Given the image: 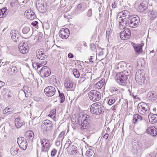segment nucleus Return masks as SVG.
Returning a JSON list of instances; mask_svg holds the SVG:
<instances>
[{"mask_svg":"<svg viewBox=\"0 0 157 157\" xmlns=\"http://www.w3.org/2000/svg\"><path fill=\"white\" fill-rule=\"evenodd\" d=\"M40 143L41 145V151L45 152H47L50 147V142L47 139L40 140Z\"/></svg>","mask_w":157,"mask_h":157,"instance_id":"obj_9","label":"nucleus"},{"mask_svg":"<svg viewBox=\"0 0 157 157\" xmlns=\"http://www.w3.org/2000/svg\"><path fill=\"white\" fill-rule=\"evenodd\" d=\"M147 8V5L144 3H142L138 6V10L139 12L142 13Z\"/></svg>","mask_w":157,"mask_h":157,"instance_id":"obj_32","label":"nucleus"},{"mask_svg":"<svg viewBox=\"0 0 157 157\" xmlns=\"http://www.w3.org/2000/svg\"><path fill=\"white\" fill-rule=\"evenodd\" d=\"M44 3L42 0H38L36 2V6L38 10L40 12H43L44 11Z\"/></svg>","mask_w":157,"mask_h":157,"instance_id":"obj_18","label":"nucleus"},{"mask_svg":"<svg viewBox=\"0 0 157 157\" xmlns=\"http://www.w3.org/2000/svg\"><path fill=\"white\" fill-rule=\"evenodd\" d=\"M18 71L17 67L15 66H11L7 70V71L10 75H16Z\"/></svg>","mask_w":157,"mask_h":157,"instance_id":"obj_25","label":"nucleus"},{"mask_svg":"<svg viewBox=\"0 0 157 157\" xmlns=\"http://www.w3.org/2000/svg\"><path fill=\"white\" fill-rule=\"evenodd\" d=\"M119 18L120 19H119L120 21L119 22V28L120 29H123L125 28L127 24L128 25V17H127V18H122L120 17Z\"/></svg>","mask_w":157,"mask_h":157,"instance_id":"obj_16","label":"nucleus"},{"mask_svg":"<svg viewBox=\"0 0 157 157\" xmlns=\"http://www.w3.org/2000/svg\"><path fill=\"white\" fill-rule=\"evenodd\" d=\"M67 149L68 153L71 155H75L77 153V147L74 145L68 146Z\"/></svg>","mask_w":157,"mask_h":157,"instance_id":"obj_24","label":"nucleus"},{"mask_svg":"<svg viewBox=\"0 0 157 157\" xmlns=\"http://www.w3.org/2000/svg\"><path fill=\"white\" fill-rule=\"evenodd\" d=\"M148 16L151 20H153L157 17V12L155 11H152L149 12Z\"/></svg>","mask_w":157,"mask_h":157,"instance_id":"obj_33","label":"nucleus"},{"mask_svg":"<svg viewBox=\"0 0 157 157\" xmlns=\"http://www.w3.org/2000/svg\"><path fill=\"white\" fill-rule=\"evenodd\" d=\"M10 35L12 39L15 42L19 41V34L17 31L15 30H11Z\"/></svg>","mask_w":157,"mask_h":157,"instance_id":"obj_19","label":"nucleus"},{"mask_svg":"<svg viewBox=\"0 0 157 157\" xmlns=\"http://www.w3.org/2000/svg\"><path fill=\"white\" fill-rule=\"evenodd\" d=\"M147 133L152 136H155L157 134V129L154 127H149L146 130Z\"/></svg>","mask_w":157,"mask_h":157,"instance_id":"obj_20","label":"nucleus"},{"mask_svg":"<svg viewBox=\"0 0 157 157\" xmlns=\"http://www.w3.org/2000/svg\"><path fill=\"white\" fill-rule=\"evenodd\" d=\"M154 114L152 113L148 115L149 122L151 124H154L157 122V113H154Z\"/></svg>","mask_w":157,"mask_h":157,"instance_id":"obj_23","label":"nucleus"},{"mask_svg":"<svg viewBox=\"0 0 157 157\" xmlns=\"http://www.w3.org/2000/svg\"><path fill=\"white\" fill-rule=\"evenodd\" d=\"M94 153V151L93 150L90 149L86 151V155L87 157H90L93 155Z\"/></svg>","mask_w":157,"mask_h":157,"instance_id":"obj_39","label":"nucleus"},{"mask_svg":"<svg viewBox=\"0 0 157 157\" xmlns=\"http://www.w3.org/2000/svg\"><path fill=\"white\" fill-rule=\"evenodd\" d=\"M5 84V83L1 81H0V87L1 88Z\"/></svg>","mask_w":157,"mask_h":157,"instance_id":"obj_63","label":"nucleus"},{"mask_svg":"<svg viewBox=\"0 0 157 157\" xmlns=\"http://www.w3.org/2000/svg\"><path fill=\"white\" fill-rule=\"evenodd\" d=\"M65 133L64 132L62 131L60 133L58 137V140H59L61 141H63L64 138Z\"/></svg>","mask_w":157,"mask_h":157,"instance_id":"obj_41","label":"nucleus"},{"mask_svg":"<svg viewBox=\"0 0 157 157\" xmlns=\"http://www.w3.org/2000/svg\"><path fill=\"white\" fill-rule=\"evenodd\" d=\"M125 64V63L124 62H120L118 64L117 68L119 69L120 68L122 69L124 67Z\"/></svg>","mask_w":157,"mask_h":157,"instance_id":"obj_46","label":"nucleus"},{"mask_svg":"<svg viewBox=\"0 0 157 157\" xmlns=\"http://www.w3.org/2000/svg\"><path fill=\"white\" fill-rule=\"evenodd\" d=\"M52 126V122L50 120L44 121L41 125V128L44 133L45 134H48L51 129Z\"/></svg>","mask_w":157,"mask_h":157,"instance_id":"obj_4","label":"nucleus"},{"mask_svg":"<svg viewBox=\"0 0 157 157\" xmlns=\"http://www.w3.org/2000/svg\"><path fill=\"white\" fill-rule=\"evenodd\" d=\"M25 15L27 19L31 20L33 19L35 17L34 13L31 11L30 10H26L25 13Z\"/></svg>","mask_w":157,"mask_h":157,"instance_id":"obj_22","label":"nucleus"},{"mask_svg":"<svg viewBox=\"0 0 157 157\" xmlns=\"http://www.w3.org/2000/svg\"><path fill=\"white\" fill-rule=\"evenodd\" d=\"M111 29L110 28L107 29L106 32V37L107 39L109 38V36L111 35Z\"/></svg>","mask_w":157,"mask_h":157,"instance_id":"obj_47","label":"nucleus"},{"mask_svg":"<svg viewBox=\"0 0 157 157\" xmlns=\"http://www.w3.org/2000/svg\"><path fill=\"white\" fill-rule=\"evenodd\" d=\"M31 24L36 28H37L38 27V22L36 21H35L32 22Z\"/></svg>","mask_w":157,"mask_h":157,"instance_id":"obj_55","label":"nucleus"},{"mask_svg":"<svg viewBox=\"0 0 157 157\" xmlns=\"http://www.w3.org/2000/svg\"><path fill=\"white\" fill-rule=\"evenodd\" d=\"M89 59L90 62H93V60L94 59L93 57L92 56H90V58Z\"/></svg>","mask_w":157,"mask_h":157,"instance_id":"obj_64","label":"nucleus"},{"mask_svg":"<svg viewBox=\"0 0 157 157\" xmlns=\"http://www.w3.org/2000/svg\"><path fill=\"white\" fill-rule=\"evenodd\" d=\"M73 73L74 76L76 78H78L79 77L80 74L79 71L77 69H74L73 70Z\"/></svg>","mask_w":157,"mask_h":157,"instance_id":"obj_40","label":"nucleus"},{"mask_svg":"<svg viewBox=\"0 0 157 157\" xmlns=\"http://www.w3.org/2000/svg\"><path fill=\"white\" fill-rule=\"evenodd\" d=\"M25 137L26 139L32 141L34 137L33 132L31 131H26L25 133Z\"/></svg>","mask_w":157,"mask_h":157,"instance_id":"obj_26","label":"nucleus"},{"mask_svg":"<svg viewBox=\"0 0 157 157\" xmlns=\"http://www.w3.org/2000/svg\"><path fill=\"white\" fill-rule=\"evenodd\" d=\"M109 136V135L108 134L106 133H105L103 136V138L106 140L107 139L108 137Z\"/></svg>","mask_w":157,"mask_h":157,"instance_id":"obj_58","label":"nucleus"},{"mask_svg":"<svg viewBox=\"0 0 157 157\" xmlns=\"http://www.w3.org/2000/svg\"><path fill=\"white\" fill-rule=\"evenodd\" d=\"M83 116V114L82 113H80L78 115L77 117H75L76 119L75 121H74V118H73L72 120V122L73 123L75 124H80L82 121V119Z\"/></svg>","mask_w":157,"mask_h":157,"instance_id":"obj_29","label":"nucleus"},{"mask_svg":"<svg viewBox=\"0 0 157 157\" xmlns=\"http://www.w3.org/2000/svg\"><path fill=\"white\" fill-rule=\"evenodd\" d=\"M36 55L37 59L41 60L44 59L46 57L44 53V50L43 49L38 50L36 52Z\"/></svg>","mask_w":157,"mask_h":157,"instance_id":"obj_17","label":"nucleus"},{"mask_svg":"<svg viewBox=\"0 0 157 157\" xmlns=\"http://www.w3.org/2000/svg\"><path fill=\"white\" fill-rule=\"evenodd\" d=\"M115 102V100L113 98L109 99L108 101V104L109 105H111L114 103Z\"/></svg>","mask_w":157,"mask_h":157,"instance_id":"obj_53","label":"nucleus"},{"mask_svg":"<svg viewBox=\"0 0 157 157\" xmlns=\"http://www.w3.org/2000/svg\"><path fill=\"white\" fill-rule=\"evenodd\" d=\"M115 79L118 84L124 86L126 84L127 78L125 75L122 74L121 72L118 73L116 75Z\"/></svg>","mask_w":157,"mask_h":157,"instance_id":"obj_6","label":"nucleus"},{"mask_svg":"<svg viewBox=\"0 0 157 157\" xmlns=\"http://www.w3.org/2000/svg\"><path fill=\"white\" fill-rule=\"evenodd\" d=\"M6 89H4L1 92V94L3 95H5L6 94Z\"/></svg>","mask_w":157,"mask_h":157,"instance_id":"obj_59","label":"nucleus"},{"mask_svg":"<svg viewBox=\"0 0 157 157\" xmlns=\"http://www.w3.org/2000/svg\"><path fill=\"white\" fill-rule=\"evenodd\" d=\"M44 91L47 96L51 97L55 94L56 90L55 87L52 86H48L44 89Z\"/></svg>","mask_w":157,"mask_h":157,"instance_id":"obj_14","label":"nucleus"},{"mask_svg":"<svg viewBox=\"0 0 157 157\" xmlns=\"http://www.w3.org/2000/svg\"><path fill=\"white\" fill-rule=\"evenodd\" d=\"M33 66L36 70L38 69L39 67L38 65V63L34 62L33 64Z\"/></svg>","mask_w":157,"mask_h":157,"instance_id":"obj_52","label":"nucleus"},{"mask_svg":"<svg viewBox=\"0 0 157 157\" xmlns=\"http://www.w3.org/2000/svg\"><path fill=\"white\" fill-rule=\"evenodd\" d=\"M129 21L128 22L129 26L132 28H135L137 27L140 21L139 17L137 15L131 16L129 19Z\"/></svg>","mask_w":157,"mask_h":157,"instance_id":"obj_5","label":"nucleus"},{"mask_svg":"<svg viewBox=\"0 0 157 157\" xmlns=\"http://www.w3.org/2000/svg\"><path fill=\"white\" fill-rule=\"evenodd\" d=\"M131 35V31L128 29H125L124 31L121 32L120 34V37L123 40H126L128 39Z\"/></svg>","mask_w":157,"mask_h":157,"instance_id":"obj_15","label":"nucleus"},{"mask_svg":"<svg viewBox=\"0 0 157 157\" xmlns=\"http://www.w3.org/2000/svg\"><path fill=\"white\" fill-rule=\"evenodd\" d=\"M19 50L21 53L23 54L27 53L29 51L28 44L24 42L20 43L19 46Z\"/></svg>","mask_w":157,"mask_h":157,"instance_id":"obj_12","label":"nucleus"},{"mask_svg":"<svg viewBox=\"0 0 157 157\" xmlns=\"http://www.w3.org/2000/svg\"><path fill=\"white\" fill-rule=\"evenodd\" d=\"M90 120L89 115L86 114H83L82 119V121L81 123V128L82 130H84L87 129L89 127L88 122Z\"/></svg>","mask_w":157,"mask_h":157,"instance_id":"obj_8","label":"nucleus"},{"mask_svg":"<svg viewBox=\"0 0 157 157\" xmlns=\"http://www.w3.org/2000/svg\"><path fill=\"white\" fill-rule=\"evenodd\" d=\"M87 16L88 17H90L92 16V10L91 9H90L87 12Z\"/></svg>","mask_w":157,"mask_h":157,"instance_id":"obj_56","label":"nucleus"},{"mask_svg":"<svg viewBox=\"0 0 157 157\" xmlns=\"http://www.w3.org/2000/svg\"><path fill=\"white\" fill-rule=\"evenodd\" d=\"M122 74H123V75H125V76L127 77V76H128L129 73H130V71L129 70H126L123 71L121 73Z\"/></svg>","mask_w":157,"mask_h":157,"instance_id":"obj_51","label":"nucleus"},{"mask_svg":"<svg viewBox=\"0 0 157 157\" xmlns=\"http://www.w3.org/2000/svg\"><path fill=\"white\" fill-rule=\"evenodd\" d=\"M16 127L17 128H20L24 124L23 121L20 117H18L15 120Z\"/></svg>","mask_w":157,"mask_h":157,"instance_id":"obj_27","label":"nucleus"},{"mask_svg":"<svg viewBox=\"0 0 157 157\" xmlns=\"http://www.w3.org/2000/svg\"><path fill=\"white\" fill-rule=\"evenodd\" d=\"M7 14V9L4 8L0 10V18L6 17Z\"/></svg>","mask_w":157,"mask_h":157,"instance_id":"obj_38","label":"nucleus"},{"mask_svg":"<svg viewBox=\"0 0 157 157\" xmlns=\"http://www.w3.org/2000/svg\"><path fill=\"white\" fill-rule=\"evenodd\" d=\"M10 112V109L8 107H6L3 111V113H8Z\"/></svg>","mask_w":157,"mask_h":157,"instance_id":"obj_54","label":"nucleus"},{"mask_svg":"<svg viewBox=\"0 0 157 157\" xmlns=\"http://www.w3.org/2000/svg\"><path fill=\"white\" fill-rule=\"evenodd\" d=\"M142 46L143 45L141 44L134 46V50L137 53L139 54L142 51Z\"/></svg>","mask_w":157,"mask_h":157,"instance_id":"obj_34","label":"nucleus"},{"mask_svg":"<svg viewBox=\"0 0 157 157\" xmlns=\"http://www.w3.org/2000/svg\"><path fill=\"white\" fill-rule=\"evenodd\" d=\"M121 13L122 14L123 16L121 17L122 18H125L126 17H128L129 16V12L127 10H124L122 11Z\"/></svg>","mask_w":157,"mask_h":157,"instance_id":"obj_45","label":"nucleus"},{"mask_svg":"<svg viewBox=\"0 0 157 157\" xmlns=\"http://www.w3.org/2000/svg\"><path fill=\"white\" fill-rule=\"evenodd\" d=\"M147 97L150 100H154L156 99V94L153 92H149L147 94Z\"/></svg>","mask_w":157,"mask_h":157,"instance_id":"obj_30","label":"nucleus"},{"mask_svg":"<svg viewBox=\"0 0 157 157\" xmlns=\"http://www.w3.org/2000/svg\"><path fill=\"white\" fill-rule=\"evenodd\" d=\"M112 6L113 8L114 9L116 8V4L115 3V2H114L113 3H112Z\"/></svg>","mask_w":157,"mask_h":157,"instance_id":"obj_62","label":"nucleus"},{"mask_svg":"<svg viewBox=\"0 0 157 157\" xmlns=\"http://www.w3.org/2000/svg\"><path fill=\"white\" fill-rule=\"evenodd\" d=\"M149 147V146H148L147 144L145 143L144 144L141 145V146H140V147L138 148L139 152H142Z\"/></svg>","mask_w":157,"mask_h":157,"instance_id":"obj_35","label":"nucleus"},{"mask_svg":"<svg viewBox=\"0 0 157 157\" xmlns=\"http://www.w3.org/2000/svg\"><path fill=\"white\" fill-rule=\"evenodd\" d=\"M17 143L20 148L25 150L27 147V143L26 139L23 137L18 138L17 140Z\"/></svg>","mask_w":157,"mask_h":157,"instance_id":"obj_10","label":"nucleus"},{"mask_svg":"<svg viewBox=\"0 0 157 157\" xmlns=\"http://www.w3.org/2000/svg\"><path fill=\"white\" fill-rule=\"evenodd\" d=\"M137 64L138 67L143 68L144 67L145 63L144 60L143 59H140L137 60Z\"/></svg>","mask_w":157,"mask_h":157,"instance_id":"obj_37","label":"nucleus"},{"mask_svg":"<svg viewBox=\"0 0 157 157\" xmlns=\"http://www.w3.org/2000/svg\"><path fill=\"white\" fill-rule=\"evenodd\" d=\"M64 86L66 88L71 89L72 88L73 82L69 78H66L64 81Z\"/></svg>","mask_w":157,"mask_h":157,"instance_id":"obj_21","label":"nucleus"},{"mask_svg":"<svg viewBox=\"0 0 157 157\" xmlns=\"http://www.w3.org/2000/svg\"><path fill=\"white\" fill-rule=\"evenodd\" d=\"M68 56L69 58H72L74 57L73 55L71 53H69L68 54Z\"/></svg>","mask_w":157,"mask_h":157,"instance_id":"obj_61","label":"nucleus"},{"mask_svg":"<svg viewBox=\"0 0 157 157\" xmlns=\"http://www.w3.org/2000/svg\"><path fill=\"white\" fill-rule=\"evenodd\" d=\"M30 28L28 27H24L22 30V33L24 34H27L29 33L30 31Z\"/></svg>","mask_w":157,"mask_h":157,"instance_id":"obj_44","label":"nucleus"},{"mask_svg":"<svg viewBox=\"0 0 157 157\" xmlns=\"http://www.w3.org/2000/svg\"><path fill=\"white\" fill-rule=\"evenodd\" d=\"M89 97L91 100L95 101L100 100L101 98L100 93L96 90H92L89 93Z\"/></svg>","mask_w":157,"mask_h":157,"instance_id":"obj_7","label":"nucleus"},{"mask_svg":"<svg viewBox=\"0 0 157 157\" xmlns=\"http://www.w3.org/2000/svg\"><path fill=\"white\" fill-rule=\"evenodd\" d=\"M59 97L60 99V102L63 103L65 100V98L63 93H59Z\"/></svg>","mask_w":157,"mask_h":157,"instance_id":"obj_48","label":"nucleus"},{"mask_svg":"<svg viewBox=\"0 0 157 157\" xmlns=\"http://www.w3.org/2000/svg\"><path fill=\"white\" fill-rule=\"evenodd\" d=\"M135 79L137 83L141 85L146 81L145 74L143 70H138L135 75Z\"/></svg>","mask_w":157,"mask_h":157,"instance_id":"obj_2","label":"nucleus"},{"mask_svg":"<svg viewBox=\"0 0 157 157\" xmlns=\"http://www.w3.org/2000/svg\"><path fill=\"white\" fill-rule=\"evenodd\" d=\"M18 149L15 147H11L10 150V152L12 155H16L18 154Z\"/></svg>","mask_w":157,"mask_h":157,"instance_id":"obj_36","label":"nucleus"},{"mask_svg":"<svg viewBox=\"0 0 157 157\" xmlns=\"http://www.w3.org/2000/svg\"><path fill=\"white\" fill-rule=\"evenodd\" d=\"M61 141L58 140L55 143L56 145L57 146H59L60 144Z\"/></svg>","mask_w":157,"mask_h":157,"instance_id":"obj_60","label":"nucleus"},{"mask_svg":"<svg viewBox=\"0 0 157 157\" xmlns=\"http://www.w3.org/2000/svg\"><path fill=\"white\" fill-rule=\"evenodd\" d=\"M143 120L142 117L139 115L135 114L133 117L132 121L134 124L138 123Z\"/></svg>","mask_w":157,"mask_h":157,"instance_id":"obj_28","label":"nucleus"},{"mask_svg":"<svg viewBox=\"0 0 157 157\" xmlns=\"http://www.w3.org/2000/svg\"><path fill=\"white\" fill-rule=\"evenodd\" d=\"M57 153V150L55 149H53L51 151V156L52 157H54L56 153Z\"/></svg>","mask_w":157,"mask_h":157,"instance_id":"obj_49","label":"nucleus"},{"mask_svg":"<svg viewBox=\"0 0 157 157\" xmlns=\"http://www.w3.org/2000/svg\"><path fill=\"white\" fill-rule=\"evenodd\" d=\"M46 64V63L44 62H40L38 63L39 68H40V67L45 65Z\"/></svg>","mask_w":157,"mask_h":157,"instance_id":"obj_57","label":"nucleus"},{"mask_svg":"<svg viewBox=\"0 0 157 157\" xmlns=\"http://www.w3.org/2000/svg\"><path fill=\"white\" fill-rule=\"evenodd\" d=\"M24 91L25 95L26 93H29L30 91V88L27 86L24 87Z\"/></svg>","mask_w":157,"mask_h":157,"instance_id":"obj_50","label":"nucleus"},{"mask_svg":"<svg viewBox=\"0 0 157 157\" xmlns=\"http://www.w3.org/2000/svg\"><path fill=\"white\" fill-rule=\"evenodd\" d=\"M51 73L50 69L47 67L45 66L41 69L40 75L43 77H46L48 76Z\"/></svg>","mask_w":157,"mask_h":157,"instance_id":"obj_13","label":"nucleus"},{"mask_svg":"<svg viewBox=\"0 0 157 157\" xmlns=\"http://www.w3.org/2000/svg\"><path fill=\"white\" fill-rule=\"evenodd\" d=\"M70 34L69 30L67 28H62L59 31V36L63 39H66Z\"/></svg>","mask_w":157,"mask_h":157,"instance_id":"obj_11","label":"nucleus"},{"mask_svg":"<svg viewBox=\"0 0 157 157\" xmlns=\"http://www.w3.org/2000/svg\"><path fill=\"white\" fill-rule=\"evenodd\" d=\"M139 145L137 142H134L133 143L132 147L136 150L137 152H139L138 148L140 147Z\"/></svg>","mask_w":157,"mask_h":157,"instance_id":"obj_43","label":"nucleus"},{"mask_svg":"<svg viewBox=\"0 0 157 157\" xmlns=\"http://www.w3.org/2000/svg\"><path fill=\"white\" fill-rule=\"evenodd\" d=\"M105 81V80L104 79H102L96 84L95 87L97 89H100L104 85Z\"/></svg>","mask_w":157,"mask_h":157,"instance_id":"obj_31","label":"nucleus"},{"mask_svg":"<svg viewBox=\"0 0 157 157\" xmlns=\"http://www.w3.org/2000/svg\"><path fill=\"white\" fill-rule=\"evenodd\" d=\"M56 113V109H53L51 111L50 113L49 114L48 116L51 118H54L55 117Z\"/></svg>","mask_w":157,"mask_h":157,"instance_id":"obj_42","label":"nucleus"},{"mask_svg":"<svg viewBox=\"0 0 157 157\" xmlns=\"http://www.w3.org/2000/svg\"><path fill=\"white\" fill-rule=\"evenodd\" d=\"M104 108L100 103L96 102L92 104L90 107V111L93 113L97 115L102 114L104 112Z\"/></svg>","mask_w":157,"mask_h":157,"instance_id":"obj_1","label":"nucleus"},{"mask_svg":"<svg viewBox=\"0 0 157 157\" xmlns=\"http://www.w3.org/2000/svg\"><path fill=\"white\" fill-rule=\"evenodd\" d=\"M139 113L144 115H147L149 113V109L147 105L144 102L139 103L137 106Z\"/></svg>","mask_w":157,"mask_h":157,"instance_id":"obj_3","label":"nucleus"}]
</instances>
